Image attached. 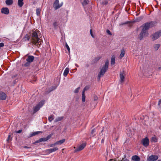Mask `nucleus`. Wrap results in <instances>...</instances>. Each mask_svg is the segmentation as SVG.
<instances>
[{
	"instance_id": "obj_1",
	"label": "nucleus",
	"mask_w": 161,
	"mask_h": 161,
	"mask_svg": "<svg viewBox=\"0 0 161 161\" xmlns=\"http://www.w3.org/2000/svg\"><path fill=\"white\" fill-rule=\"evenodd\" d=\"M39 31H33L32 33L31 40L32 42L34 45L39 47L41 44L42 41L40 39V36L39 35Z\"/></svg>"
},
{
	"instance_id": "obj_2",
	"label": "nucleus",
	"mask_w": 161,
	"mask_h": 161,
	"mask_svg": "<svg viewBox=\"0 0 161 161\" xmlns=\"http://www.w3.org/2000/svg\"><path fill=\"white\" fill-rule=\"evenodd\" d=\"M109 62L108 60L106 61L105 64L101 68L100 71L98 73L97 76V79L99 80L100 78L103 76L105 73L107 71L108 69Z\"/></svg>"
},
{
	"instance_id": "obj_3",
	"label": "nucleus",
	"mask_w": 161,
	"mask_h": 161,
	"mask_svg": "<svg viewBox=\"0 0 161 161\" xmlns=\"http://www.w3.org/2000/svg\"><path fill=\"white\" fill-rule=\"evenodd\" d=\"M154 22H150L146 23L143 24L141 26L142 30L145 31H147L151 27L154 26Z\"/></svg>"
},
{
	"instance_id": "obj_4",
	"label": "nucleus",
	"mask_w": 161,
	"mask_h": 161,
	"mask_svg": "<svg viewBox=\"0 0 161 161\" xmlns=\"http://www.w3.org/2000/svg\"><path fill=\"white\" fill-rule=\"evenodd\" d=\"M148 33L147 31H145L142 30L138 36L139 39L140 40H141L143 39L144 37L147 36L148 35Z\"/></svg>"
},
{
	"instance_id": "obj_5",
	"label": "nucleus",
	"mask_w": 161,
	"mask_h": 161,
	"mask_svg": "<svg viewBox=\"0 0 161 161\" xmlns=\"http://www.w3.org/2000/svg\"><path fill=\"white\" fill-rule=\"evenodd\" d=\"M44 103V101L42 100L34 108V112L35 113L38 111Z\"/></svg>"
},
{
	"instance_id": "obj_6",
	"label": "nucleus",
	"mask_w": 161,
	"mask_h": 161,
	"mask_svg": "<svg viewBox=\"0 0 161 161\" xmlns=\"http://www.w3.org/2000/svg\"><path fill=\"white\" fill-rule=\"evenodd\" d=\"M161 36V31H160L153 34L152 35V39L154 41L158 39Z\"/></svg>"
},
{
	"instance_id": "obj_7",
	"label": "nucleus",
	"mask_w": 161,
	"mask_h": 161,
	"mask_svg": "<svg viewBox=\"0 0 161 161\" xmlns=\"http://www.w3.org/2000/svg\"><path fill=\"white\" fill-rule=\"evenodd\" d=\"M142 143L143 145L145 147H147L149 145V141L148 139L146 137L142 139Z\"/></svg>"
},
{
	"instance_id": "obj_8",
	"label": "nucleus",
	"mask_w": 161,
	"mask_h": 161,
	"mask_svg": "<svg viewBox=\"0 0 161 161\" xmlns=\"http://www.w3.org/2000/svg\"><path fill=\"white\" fill-rule=\"evenodd\" d=\"M158 157L157 155H151L147 158V161H155L157 160Z\"/></svg>"
},
{
	"instance_id": "obj_9",
	"label": "nucleus",
	"mask_w": 161,
	"mask_h": 161,
	"mask_svg": "<svg viewBox=\"0 0 161 161\" xmlns=\"http://www.w3.org/2000/svg\"><path fill=\"white\" fill-rule=\"evenodd\" d=\"M86 145V144L85 143H83L80 145L75 150V152L80 151L83 150L85 147Z\"/></svg>"
},
{
	"instance_id": "obj_10",
	"label": "nucleus",
	"mask_w": 161,
	"mask_h": 161,
	"mask_svg": "<svg viewBox=\"0 0 161 161\" xmlns=\"http://www.w3.org/2000/svg\"><path fill=\"white\" fill-rule=\"evenodd\" d=\"M62 5V4H59L58 0H56L53 4L54 8L55 9H57L61 7Z\"/></svg>"
},
{
	"instance_id": "obj_11",
	"label": "nucleus",
	"mask_w": 161,
	"mask_h": 161,
	"mask_svg": "<svg viewBox=\"0 0 161 161\" xmlns=\"http://www.w3.org/2000/svg\"><path fill=\"white\" fill-rule=\"evenodd\" d=\"M125 74L124 72H120L119 74L120 80L119 82L121 84L123 83L125 81Z\"/></svg>"
},
{
	"instance_id": "obj_12",
	"label": "nucleus",
	"mask_w": 161,
	"mask_h": 161,
	"mask_svg": "<svg viewBox=\"0 0 161 161\" xmlns=\"http://www.w3.org/2000/svg\"><path fill=\"white\" fill-rule=\"evenodd\" d=\"M34 56H33L29 55L28 56L26 60L28 62L31 63L34 61Z\"/></svg>"
},
{
	"instance_id": "obj_13",
	"label": "nucleus",
	"mask_w": 161,
	"mask_h": 161,
	"mask_svg": "<svg viewBox=\"0 0 161 161\" xmlns=\"http://www.w3.org/2000/svg\"><path fill=\"white\" fill-rule=\"evenodd\" d=\"M1 13L5 14H8L9 13V10L7 8H3L1 9Z\"/></svg>"
},
{
	"instance_id": "obj_14",
	"label": "nucleus",
	"mask_w": 161,
	"mask_h": 161,
	"mask_svg": "<svg viewBox=\"0 0 161 161\" xmlns=\"http://www.w3.org/2000/svg\"><path fill=\"white\" fill-rule=\"evenodd\" d=\"M6 98V94L2 92H0V100H5Z\"/></svg>"
},
{
	"instance_id": "obj_15",
	"label": "nucleus",
	"mask_w": 161,
	"mask_h": 161,
	"mask_svg": "<svg viewBox=\"0 0 161 161\" xmlns=\"http://www.w3.org/2000/svg\"><path fill=\"white\" fill-rule=\"evenodd\" d=\"M58 150V148L57 147H56L53 148L48 149L46 150V151L47 153H51L54 152Z\"/></svg>"
},
{
	"instance_id": "obj_16",
	"label": "nucleus",
	"mask_w": 161,
	"mask_h": 161,
	"mask_svg": "<svg viewBox=\"0 0 161 161\" xmlns=\"http://www.w3.org/2000/svg\"><path fill=\"white\" fill-rule=\"evenodd\" d=\"M131 159L134 161H140L141 159L140 158L136 155L132 156Z\"/></svg>"
},
{
	"instance_id": "obj_17",
	"label": "nucleus",
	"mask_w": 161,
	"mask_h": 161,
	"mask_svg": "<svg viewBox=\"0 0 161 161\" xmlns=\"http://www.w3.org/2000/svg\"><path fill=\"white\" fill-rule=\"evenodd\" d=\"M69 69L68 68H66L65 69L63 74L64 76L66 77L67 75L69 72Z\"/></svg>"
},
{
	"instance_id": "obj_18",
	"label": "nucleus",
	"mask_w": 161,
	"mask_h": 161,
	"mask_svg": "<svg viewBox=\"0 0 161 161\" xmlns=\"http://www.w3.org/2000/svg\"><path fill=\"white\" fill-rule=\"evenodd\" d=\"M81 2L82 5L84 6L88 4L89 1V0H82Z\"/></svg>"
},
{
	"instance_id": "obj_19",
	"label": "nucleus",
	"mask_w": 161,
	"mask_h": 161,
	"mask_svg": "<svg viewBox=\"0 0 161 161\" xmlns=\"http://www.w3.org/2000/svg\"><path fill=\"white\" fill-rule=\"evenodd\" d=\"M23 1V0H18V5L19 7H22L23 6L24 4Z\"/></svg>"
},
{
	"instance_id": "obj_20",
	"label": "nucleus",
	"mask_w": 161,
	"mask_h": 161,
	"mask_svg": "<svg viewBox=\"0 0 161 161\" xmlns=\"http://www.w3.org/2000/svg\"><path fill=\"white\" fill-rule=\"evenodd\" d=\"M65 139H63L61 140H59L56 142V144L57 145H61L65 141Z\"/></svg>"
},
{
	"instance_id": "obj_21",
	"label": "nucleus",
	"mask_w": 161,
	"mask_h": 161,
	"mask_svg": "<svg viewBox=\"0 0 161 161\" xmlns=\"http://www.w3.org/2000/svg\"><path fill=\"white\" fill-rule=\"evenodd\" d=\"M5 3L7 5H10L13 4V0H6L5 1Z\"/></svg>"
},
{
	"instance_id": "obj_22",
	"label": "nucleus",
	"mask_w": 161,
	"mask_h": 161,
	"mask_svg": "<svg viewBox=\"0 0 161 161\" xmlns=\"http://www.w3.org/2000/svg\"><path fill=\"white\" fill-rule=\"evenodd\" d=\"M47 141L46 137V138H42L40 139L39 140L36 142V143L40 142H45Z\"/></svg>"
},
{
	"instance_id": "obj_23",
	"label": "nucleus",
	"mask_w": 161,
	"mask_h": 161,
	"mask_svg": "<svg viewBox=\"0 0 161 161\" xmlns=\"http://www.w3.org/2000/svg\"><path fill=\"white\" fill-rule=\"evenodd\" d=\"M115 63V57L113 56L111 58V65H114Z\"/></svg>"
},
{
	"instance_id": "obj_24",
	"label": "nucleus",
	"mask_w": 161,
	"mask_h": 161,
	"mask_svg": "<svg viewBox=\"0 0 161 161\" xmlns=\"http://www.w3.org/2000/svg\"><path fill=\"white\" fill-rule=\"evenodd\" d=\"M125 54V51L124 49H122L121 50V53L120 55V58H121L122 57H123Z\"/></svg>"
},
{
	"instance_id": "obj_25",
	"label": "nucleus",
	"mask_w": 161,
	"mask_h": 161,
	"mask_svg": "<svg viewBox=\"0 0 161 161\" xmlns=\"http://www.w3.org/2000/svg\"><path fill=\"white\" fill-rule=\"evenodd\" d=\"M64 117L63 116L58 117L56 118L54 120L55 122H57L60 121L62 120Z\"/></svg>"
},
{
	"instance_id": "obj_26",
	"label": "nucleus",
	"mask_w": 161,
	"mask_h": 161,
	"mask_svg": "<svg viewBox=\"0 0 161 161\" xmlns=\"http://www.w3.org/2000/svg\"><path fill=\"white\" fill-rule=\"evenodd\" d=\"M160 45L159 44H155L153 45V47L154 49L157 51V50L159 47H160Z\"/></svg>"
},
{
	"instance_id": "obj_27",
	"label": "nucleus",
	"mask_w": 161,
	"mask_h": 161,
	"mask_svg": "<svg viewBox=\"0 0 161 161\" xmlns=\"http://www.w3.org/2000/svg\"><path fill=\"white\" fill-rule=\"evenodd\" d=\"M42 133L41 131H36V132H33L30 135V137L33 136H35V135H36L38 134L39 133Z\"/></svg>"
},
{
	"instance_id": "obj_28",
	"label": "nucleus",
	"mask_w": 161,
	"mask_h": 161,
	"mask_svg": "<svg viewBox=\"0 0 161 161\" xmlns=\"http://www.w3.org/2000/svg\"><path fill=\"white\" fill-rule=\"evenodd\" d=\"M54 119V116L51 115L49 116L48 119L50 122H51Z\"/></svg>"
},
{
	"instance_id": "obj_29",
	"label": "nucleus",
	"mask_w": 161,
	"mask_h": 161,
	"mask_svg": "<svg viewBox=\"0 0 161 161\" xmlns=\"http://www.w3.org/2000/svg\"><path fill=\"white\" fill-rule=\"evenodd\" d=\"M30 39V36H28V35H26L25 36L24 38H23V39H24V41H27L29 40Z\"/></svg>"
},
{
	"instance_id": "obj_30",
	"label": "nucleus",
	"mask_w": 161,
	"mask_h": 161,
	"mask_svg": "<svg viewBox=\"0 0 161 161\" xmlns=\"http://www.w3.org/2000/svg\"><path fill=\"white\" fill-rule=\"evenodd\" d=\"M82 101L83 102H84L85 101V93L82 92Z\"/></svg>"
},
{
	"instance_id": "obj_31",
	"label": "nucleus",
	"mask_w": 161,
	"mask_h": 161,
	"mask_svg": "<svg viewBox=\"0 0 161 161\" xmlns=\"http://www.w3.org/2000/svg\"><path fill=\"white\" fill-rule=\"evenodd\" d=\"M58 23L57 21H55L53 22V25L54 28H56L57 27L58 25Z\"/></svg>"
},
{
	"instance_id": "obj_32",
	"label": "nucleus",
	"mask_w": 161,
	"mask_h": 161,
	"mask_svg": "<svg viewBox=\"0 0 161 161\" xmlns=\"http://www.w3.org/2000/svg\"><path fill=\"white\" fill-rule=\"evenodd\" d=\"M40 13V10L39 8H37L36 9V14L38 16Z\"/></svg>"
},
{
	"instance_id": "obj_33",
	"label": "nucleus",
	"mask_w": 161,
	"mask_h": 161,
	"mask_svg": "<svg viewBox=\"0 0 161 161\" xmlns=\"http://www.w3.org/2000/svg\"><path fill=\"white\" fill-rule=\"evenodd\" d=\"M152 141L156 142H157V139L155 137H153L152 138Z\"/></svg>"
},
{
	"instance_id": "obj_34",
	"label": "nucleus",
	"mask_w": 161,
	"mask_h": 161,
	"mask_svg": "<svg viewBox=\"0 0 161 161\" xmlns=\"http://www.w3.org/2000/svg\"><path fill=\"white\" fill-rule=\"evenodd\" d=\"M80 89V87H78L74 91V92L76 93H78Z\"/></svg>"
},
{
	"instance_id": "obj_35",
	"label": "nucleus",
	"mask_w": 161,
	"mask_h": 161,
	"mask_svg": "<svg viewBox=\"0 0 161 161\" xmlns=\"http://www.w3.org/2000/svg\"><path fill=\"white\" fill-rule=\"evenodd\" d=\"M65 46H66V47L67 50L69 52H70V48H69V46L67 44V43L66 44Z\"/></svg>"
},
{
	"instance_id": "obj_36",
	"label": "nucleus",
	"mask_w": 161,
	"mask_h": 161,
	"mask_svg": "<svg viewBox=\"0 0 161 161\" xmlns=\"http://www.w3.org/2000/svg\"><path fill=\"white\" fill-rule=\"evenodd\" d=\"M88 89V87L87 86H86L83 90L82 92L85 93V91L87 90Z\"/></svg>"
},
{
	"instance_id": "obj_37",
	"label": "nucleus",
	"mask_w": 161,
	"mask_h": 161,
	"mask_svg": "<svg viewBox=\"0 0 161 161\" xmlns=\"http://www.w3.org/2000/svg\"><path fill=\"white\" fill-rule=\"evenodd\" d=\"M129 22H130L129 21H127L125 22L124 23L120 24V25H123L126 24H128L129 23Z\"/></svg>"
},
{
	"instance_id": "obj_38",
	"label": "nucleus",
	"mask_w": 161,
	"mask_h": 161,
	"mask_svg": "<svg viewBox=\"0 0 161 161\" xmlns=\"http://www.w3.org/2000/svg\"><path fill=\"white\" fill-rule=\"evenodd\" d=\"M106 32H107V33L109 35H112V33H111V32H110V31L109 30H107L106 31Z\"/></svg>"
},
{
	"instance_id": "obj_39",
	"label": "nucleus",
	"mask_w": 161,
	"mask_h": 161,
	"mask_svg": "<svg viewBox=\"0 0 161 161\" xmlns=\"http://www.w3.org/2000/svg\"><path fill=\"white\" fill-rule=\"evenodd\" d=\"M96 132V130L95 129H93L91 131V133L92 134H93Z\"/></svg>"
},
{
	"instance_id": "obj_40",
	"label": "nucleus",
	"mask_w": 161,
	"mask_h": 161,
	"mask_svg": "<svg viewBox=\"0 0 161 161\" xmlns=\"http://www.w3.org/2000/svg\"><path fill=\"white\" fill-rule=\"evenodd\" d=\"M30 63H28L27 62V63H25V64H24L25 66H29L30 65Z\"/></svg>"
},
{
	"instance_id": "obj_41",
	"label": "nucleus",
	"mask_w": 161,
	"mask_h": 161,
	"mask_svg": "<svg viewBox=\"0 0 161 161\" xmlns=\"http://www.w3.org/2000/svg\"><path fill=\"white\" fill-rule=\"evenodd\" d=\"M52 135H49L48 136H47L46 137V139L47 140H48L51 137Z\"/></svg>"
},
{
	"instance_id": "obj_42",
	"label": "nucleus",
	"mask_w": 161,
	"mask_h": 161,
	"mask_svg": "<svg viewBox=\"0 0 161 161\" xmlns=\"http://www.w3.org/2000/svg\"><path fill=\"white\" fill-rule=\"evenodd\" d=\"M108 2L106 1H104L103 2V4L106 5L107 4Z\"/></svg>"
},
{
	"instance_id": "obj_43",
	"label": "nucleus",
	"mask_w": 161,
	"mask_h": 161,
	"mask_svg": "<svg viewBox=\"0 0 161 161\" xmlns=\"http://www.w3.org/2000/svg\"><path fill=\"white\" fill-rule=\"evenodd\" d=\"M90 34H91V36H92V37H94V36L92 34V29H91L90 30Z\"/></svg>"
},
{
	"instance_id": "obj_44",
	"label": "nucleus",
	"mask_w": 161,
	"mask_h": 161,
	"mask_svg": "<svg viewBox=\"0 0 161 161\" xmlns=\"http://www.w3.org/2000/svg\"><path fill=\"white\" fill-rule=\"evenodd\" d=\"M158 105L161 106V100H160L158 102Z\"/></svg>"
},
{
	"instance_id": "obj_45",
	"label": "nucleus",
	"mask_w": 161,
	"mask_h": 161,
	"mask_svg": "<svg viewBox=\"0 0 161 161\" xmlns=\"http://www.w3.org/2000/svg\"><path fill=\"white\" fill-rule=\"evenodd\" d=\"M100 58H101V57H99L96 58H95V60H97V61H98V60H99L100 59Z\"/></svg>"
},
{
	"instance_id": "obj_46",
	"label": "nucleus",
	"mask_w": 161,
	"mask_h": 161,
	"mask_svg": "<svg viewBox=\"0 0 161 161\" xmlns=\"http://www.w3.org/2000/svg\"><path fill=\"white\" fill-rule=\"evenodd\" d=\"M57 145V144H56V142H55L54 144H51V145L50 146V147H53V146H55V145Z\"/></svg>"
},
{
	"instance_id": "obj_47",
	"label": "nucleus",
	"mask_w": 161,
	"mask_h": 161,
	"mask_svg": "<svg viewBox=\"0 0 161 161\" xmlns=\"http://www.w3.org/2000/svg\"><path fill=\"white\" fill-rule=\"evenodd\" d=\"M22 131V130H20L16 132V133H20Z\"/></svg>"
},
{
	"instance_id": "obj_48",
	"label": "nucleus",
	"mask_w": 161,
	"mask_h": 161,
	"mask_svg": "<svg viewBox=\"0 0 161 161\" xmlns=\"http://www.w3.org/2000/svg\"><path fill=\"white\" fill-rule=\"evenodd\" d=\"M98 99V98L97 97H94V100H97Z\"/></svg>"
},
{
	"instance_id": "obj_49",
	"label": "nucleus",
	"mask_w": 161,
	"mask_h": 161,
	"mask_svg": "<svg viewBox=\"0 0 161 161\" xmlns=\"http://www.w3.org/2000/svg\"><path fill=\"white\" fill-rule=\"evenodd\" d=\"M10 135H9L8 136V139H7V141H8L9 139H10Z\"/></svg>"
},
{
	"instance_id": "obj_50",
	"label": "nucleus",
	"mask_w": 161,
	"mask_h": 161,
	"mask_svg": "<svg viewBox=\"0 0 161 161\" xmlns=\"http://www.w3.org/2000/svg\"><path fill=\"white\" fill-rule=\"evenodd\" d=\"M103 130H102V131H101V133H102V132H103Z\"/></svg>"
},
{
	"instance_id": "obj_51",
	"label": "nucleus",
	"mask_w": 161,
	"mask_h": 161,
	"mask_svg": "<svg viewBox=\"0 0 161 161\" xmlns=\"http://www.w3.org/2000/svg\"><path fill=\"white\" fill-rule=\"evenodd\" d=\"M103 139L102 140V142H103Z\"/></svg>"
},
{
	"instance_id": "obj_52",
	"label": "nucleus",
	"mask_w": 161,
	"mask_h": 161,
	"mask_svg": "<svg viewBox=\"0 0 161 161\" xmlns=\"http://www.w3.org/2000/svg\"><path fill=\"white\" fill-rule=\"evenodd\" d=\"M121 161H125L123 160V159H122V160H121Z\"/></svg>"
}]
</instances>
